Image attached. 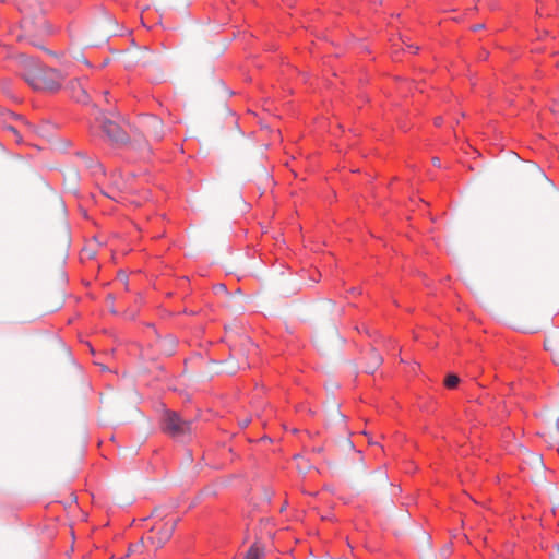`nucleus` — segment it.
Instances as JSON below:
<instances>
[{"instance_id": "1", "label": "nucleus", "mask_w": 559, "mask_h": 559, "mask_svg": "<svg viewBox=\"0 0 559 559\" xmlns=\"http://www.w3.org/2000/svg\"><path fill=\"white\" fill-rule=\"evenodd\" d=\"M15 63L16 71L33 90L55 92L61 87L64 75L60 71L23 53L15 57Z\"/></svg>"}, {"instance_id": "2", "label": "nucleus", "mask_w": 559, "mask_h": 559, "mask_svg": "<svg viewBox=\"0 0 559 559\" xmlns=\"http://www.w3.org/2000/svg\"><path fill=\"white\" fill-rule=\"evenodd\" d=\"M15 5L19 11L23 14L21 26L26 33L32 25V17L38 16V24L44 23V19L39 16L41 14V7L39 0H15Z\"/></svg>"}, {"instance_id": "3", "label": "nucleus", "mask_w": 559, "mask_h": 559, "mask_svg": "<svg viewBox=\"0 0 559 559\" xmlns=\"http://www.w3.org/2000/svg\"><path fill=\"white\" fill-rule=\"evenodd\" d=\"M163 429L173 437H180L188 433L191 423L183 420L176 412H166L163 419Z\"/></svg>"}, {"instance_id": "4", "label": "nucleus", "mask_w": 559, "mask_h": 559, "mask_svg": "<svg viewBox=\"0 0 559 559\" xmlns=\"http://www.w3.org/2000/svg\"><path fill=\"white\" fill-rule=\"evenodd\" d=\"M99 123L103 132L110 142H112L114 144H123L127 142V133L116 121L107 117H103Z\"/></svg>"}, {"instance_id": "5", "label": "nucleus", "mask_w": 559, "mask_h": 559, "mask_svg": "<svg viewBox=\"0 0 559 559\" xmlns=\"http://www.w3.org/2000/svg\"><path fill=\"white\" fill-rule=\"evenodd\" d=\"M176 527V520L170 519L163 523L160 527L154 526L152 530V535L147 538L151 539L153 545H163L166 543L173 535Z\"/></svg>"}, {"instance_id": "6", "label": "nucleus", "mask_w": 559, "mask_h": 559, "mask_svg": "<svg viewBox=\"0 0 559 559\" xmlns=\"http://www.w3.org/2000/svg\"><path fill=\"white\" fill-rule=\"evenodd\" d=\"M162 126L163 122L159 118L156 116H150L147 117L145 121V127L147 129V136L153 140H160L163 138L162 133Z\"/></svg>"}, {"instance_id": "7", "label": "nucleus", "mask_w": 559, "mask_h": 559, "mask_svg": "<svg viewBox=\"0 0 559 559\" xmlns=\"http://www.w3.org/2000/svg\"><path fill=\"white\" fill-rule=\"evenodd\" d=\"M262 556L263 550L254 544L249 548L243 559H261Z\"/></svg>"}, {"instance_id": "8", "label": "nucleus", "mask_w": 559, "mask_h": 559, "mask_svg": "<svg viewBox=\"0 0 559 559\" xmlns=\"http://www.w3.org/2000/svg\"><path fill=\"white\" fill-rule=\"evenodd\" d=\"M72 97L79 103H86L88 99V95L83 87H80L78 91L73 92Z\"/></svg>"}, {"instance_id": "9", "label": "nucleus", "mask_w": 559, "mask_h": 559, "mask_svg": "<svg viewBox=\"0 0 559 559\" xmlns=\"http://www.w3.org/2000/svg\"><path fill=\"white\" fill-rule=\"evenodd\" d=\"M460 379L455 374H449L447 378H445V381H444V384L448 389H454L457 383H459Z\"/></svg>"}, {"instance_id": "10", "label": "nucleus", "mask_w": 559, "mask_h": 559, "mask_svg": "<svg viewBox=\"0 0 559 559\" xmlns=\"http://www.w3.org/2000/svg\"><path fill=\"white\" fill-rule=\"evenodd\" d=\"M5 130L14 135L15 141L17 143L21 141V135H20V133H19V131L16 130L15 127L8 126V127H5Z\"/></svg>"}, {"instance_id": "11", "label": "nucleus", "mask_w": 559, "mask_h": 559, "mask_svg": "<svg viewBox=\"0 0 559 559\" xmlns=\"http://www.w3.org/2000/svg\"><path fill=\"white\" fill-rule=\"evenodd\" d=\"M7 52L5 46H0V58Z\"/></svg>"}, {"instance_id": "12", "label": "nucleus", "mask_w": 559, "mask_h": 559, "mask_svg": "<svg viewBox=\"0 0 559 559\" xmlns=\"http://www.w3.org/2000/svg\"><path fill=\"white\" fill-rule=\"evenodd\" d=\"M432 162H433V165H436V166H440V159H439V158L435 157V158L432 159Z\"/></svg>"}, {"instance_id": "13", "label": "nucleus", "mask_w": 559, "mask_h": 559, "mask_svg": "<svg viewBox=\"0 0 559 559\" xmlns=\"http://www.w3.org/2000/svg\"><path fill=\"white\" fill-rule=\"evenodd\" d=\"M441 122H442V119H441V118H437V119H436V121H435V123H436L437 126H440V124H441Z\"/></svg>"}, {"instance_id": "14", "label": "nucleus", "mask_w": 559, "mask_h": 559, "mask_svg": "<svg viewBox=\"0 0 559 559\" xmlns=\"http://www.w3.org/2000/svg\"><path fill=\"white\" fill-rule=\"evenodd\" d=\"M82 61H83L85 64L90 66L88 61H87L85 58H83V57H82Z\"/></svg>"}, {"instance_id": "15", "label": "nucleus", "mask_w": 559, "mask_h": 559, "mask_svg": "<svg viewBox=\"0 0 559 559\" xmlns=\"http://www.w3.org/2000/svg\"><path fill=\"white\" fill-rule=\"evenodd\" d=\"M483 27V25H477L475 26V29H480Z\"/></svg>"}, {"instance_id": "16", "label": "nucleus", "mask_w": 559, "mask_h": 559, "mask_svg": "<svg viewBox=\"0 0 559 559\" xmlns=\"http://www.w3.org/2000/svg\"><path fill=\"white\" fill-rule=\"evenodd\" d=\"M418 50V47H415L414 50H412V52H416Z\"/></svg>"}]
</instances>
